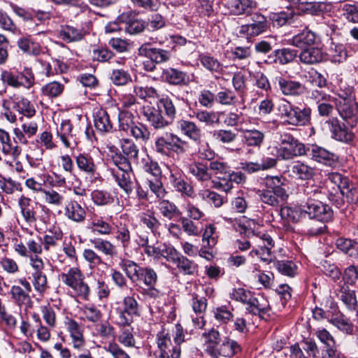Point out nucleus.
Wrapping results in <instances>:
<instances>
[{"mask_svg": "<svg viewBox=\"0 0 358 358\" xmlns=\"http://www.w3.org/2000/svg\"><path fill=\"white\" fill-rule=\"evenodd\" d=\"M117 20L124 24V29L129 34H139L145 27V22L141 20L134 19L131 12L122 13L118 16Z\"/></svg>", "mask_w": 358, "mask_h": 358, "instance_id": "nucleus-28", "label": "nucleus"}, {"mask_svg": "<svg viewBox=\"0 0 358 358\" xmlns=\"http://www.w3.org/2000/svg\"><path fill=\"white\" fill-rule=\"evenodd\" d=\"M174 264L178 271L183 275H193L198 271V265L192 260L180 255Z\"/></svg>", "mask_w": 358, "mask_h": 358, "instance_id": "nucleus-43", "label": "nucleus"}, {"mask_svg": "<svg viewBox=\"0 0 358 358\" xmlns=\"http://www.w3.org/2000/svg\"><path fill=\"white\" fill-rule=\"evenodd\" d=\"M90 228L92 231L99 235L108 236L113 233V226L103 220V217H94L90 223Z\"/></svg>", "mask_w": 358, "mask_h": 358, "instance_id": "nucleus-55", "label": "nucleus"}, {"mask_svg": "<svg viewBox=\"0 0 358 358\" xmlns=\"http://www.w3.org/2000/svg\"><path fill=\"white\" fill-rule=\"evenodd\" d=\"M13 108H15L19 113L29 118L34 116L36 112L34 106L31 103V101L28 99L24 97L17 99L14 101Z\"/></svg>", "mask_w": 358, "mask_h": 358, "instance_id": "nucleus-52", "label": "nucleus"}, {"mask_svg": "<svg viewBox=\"0 0 358 358\" xmlns=\"http://www.w3.org/2000/svg\"><path fill=\"white\" fill-rule=\"evenodd\" d=\"M94 125L100 133L110 132L113 124L107 111L103 108H96L94 111Z\"/></svg>", "mask_w": 358, "mask_h": 358, "instance_id": "nucleus-33", "label": "nucleus"}, {"mask_svg": "<svg viewBox=\"0 0 358 358\" xmlns=\"http://www.w3.org/2000/svg\"><path fill=\"white\" fill-rule=\"evenodd\" d=\"M94 334L101 339L108 340L115 338V330L108 321L105 320L95 324Z\"/></svg>", "mask_w": 358, "mask_h": 358, "instance_id": "nucleus-49", "label": "nucleus"}, {"mask_svg": "<svg viewBox=\"0 0 358 358\" xmlns=\"http://www.w3.org/2000/svg\"><path fill=\"white\" fill-rule=\"evenodd\" d=\"M17 206L24 223L32 227L37 221L36 203L29 197L21 195L17 200Z\"/></svg>", "mask_w": 358, "mask_h": 358, "instance_id": "nucleus-13", "label": "nucleus"}, {"mask_svg": "<svg viewBox=\"0 0 358 358\" xmlns=\"http://www.w3.org/2000/svg\"><path fill=\"white\" fill-rule=\"evenodd\" d=\"M0 147L3 155H10L14 159H17L22 153V148L12 145L9 134L3 129H0Z\"/></svg>", "mask_w": 358, "mask_h": 358, "instance_id": "nucleus-34", "label": "nucleus"}, {"mask_svg": "<svg viewBox=\"0 0 358 358\" xmlns=\"http://www.w3.org/2000/svg\"><path fill=\"white\" fill-rule=\"evenodd\" d=\"M202 338L204 340V352L207 355L217 342L222 341L220 333L215 329L212 328L202 334Z\"/></svg>", "mask_w": 358, "mask_h": 358, "instance_id": "nucleus-51", "label": "nucleus"}, {"mask_svg": "<svg viewBox=\"0 0 358 358\" xmlns=\"http://www.w3.org/2000/svg\"><path fill=\"white\" fill-rule=\"evenodd\" d=\"M240 131L242 132L243 141L248 146H254L259 148L265 138L264 132L257 129H245L241 128Z\"/></svg>", "mask_w": 358, "mask_h": 358, "instance_id": "nucleus-37", "label": "nucleus"}, {"mask_svg": "<svg viewBox=\"0 0 358 358\" xmlns=\"http://www.w3.org/2000/svg\"><path fill=\"white\" fill-rule=\"evenodd\" d=\"M29 264L34 271L31 273V283L36 292L43 295L48 288V278L43 272L45 263L39 256L30 255Z\"/></svg>", "mask_w": 358, "mask_h": 358, "instance_id": "nucleus-8", "label": "nucleus"}, {"mask_svg": "<svg viewBox=\"0 0 358 358\" xmlns=\"http://www.w3.org/2000/svg\"><path fill=\"white\" fill-rule=\"evenodd\" d=\"M228 223L232 224L236 231L241 234L244 233L251 240L253 249L250 252L251 256L256 255L264 262H270L271 259V249L274 247L275 241L273 238L266 233H256L250 227L241 224L237 220L224 217Z\"/></svg>", "mask_w": 358, "mask_h": 358, "instance_id": "nucleus-1", "label": "nucleus"}, {"mask_svg": "<svg viewBox=\"0 0 358 358\" xmlns=\"http://www.w3.org/2000/svg\"><path fill=\"white\" fill-rule=\"evenodd\" d=\"M20 87L30 89L35 83V76L31 68L24 67L22 71L17 72Z\"/></svg>", "mask_w": 358, "mask_h": 358, "instance_id": "nucleus-62", "label": "nucleus"}, {"mask_svg": "<svg viewBox=\"0 0 358 358\" xmlns=\"http://www.w3.org/2000/svg\"><path fill=\"white\" fill-rule=\"evenodd\" d=\"M247 305L246 309L252 315H258L262 318L269 315L271 307L268 300L263 296H254L251 294Z\"/></svg>", "mask_w": 358, "mask_h": 358, "instance_id": "nucleus-23", "label": "nucleus"}, {"mask_svg": "<svg viewBox=\"0 0 358 358\" xmlns=\"http://www.w3.org/2000/svg\"><path fill=\"white\" fill-rule=\"evenodd\" d=\"M37 131L38 124L36 122H24L20 127L13 129L14 141L16 143L27 145L28 138L34 136Z\"/></svg>", "mask_w": 358, "mask_h": 358, "instance_id": "nucleus-20", "label": "nucleus"}, {"mask_svg": "<svg viewBox=\"0 0 358 358\" xmlns=\"http://www.w3.org/2000/svg\"><path fill=\"white\" fill-rule=\"evenodd\" d=\"M162 79L173 85H187L192 81L193 75L175 68L164 69L162 73Z\"/></svg>", "mask_w": 358, "mask_h": 358, "instance_id": "nucleus-18", "label": "nucleus"}, {"mask_svg": "<svg viewBox=\"0 0 358 358\" xmlns=\"http://www.w3.org/2000/svg\"><path fill=\"white\" fill-rule=\"evenodd\" d=\"M17 47L24 53L30 55H38L42 52L41 46L29 37H22L17 42Z\"/></svg>", "mask_w": 358, "mask_h": 358, "instance_id": "nucleus-45", "label": "nucleus"}, {"mask_svg": "<svg viewBox=\"0 0 358 358\" xmlns=\"http://www.w3.org/2000/svg\"><path fill=\"white\" fill-rule=\"evenodd\" d=\"M83 257L87 262L91 269H94L100 265L105 264L103 258L93 249H84Z\"/></svg>", "mask_w": 358, "mask_h": 358, "instance_id": "nucleus-64", "label": "nucleus"}, {"mask_svg": "<svg viewBox=\"0 0 358 358\" xmlns=\"http://www.w3.org/2000/svg\"><path fill=\"white\" fill-rule=\"evenodd\" d=\"M64 215L70 220L81 223L86 217V210L78 201L71 200L64 207Z\"/></svg>", "mask_w": 358, "mask_h": 358, "instance_id": "nucleus-30", "label": "nucleus"}, {"mask_svg": "<svg viewBox=\"0 0 358 358\" xmlns=\"http://www.w3.org/2000/svg\"><path fill=\"white\" fill-rule=\"evenodd\" d=\"M65 326L69 333L73 348L76 350L83 349L85 345V340L80 324L71 318H67Z\"/></svg>", "mask_w": 358, "mask_h": 358, "instance_id": "nucleus-21", "label": "nucleus"}, {"mask_svg": "<svg viewBox=\"0 0 358 358\" xmlns=\"http://www.w3.org/2000/svg\"><path fill=\"white\" fill-rule=\"evenodd\" d=\"M10 294L13 301L20 308H24L28 310L33 308L34 302L30 296V292L24 291L19 285H13L10 287Z\"/></svg>", "mask_w": 358, "mask_h": 358, "instance_id": "nucleus-26", "label": "nucleus"}, {"mask_svg": "<svg viewBox=\"0 0 358 358\" xmlns=\"http://www.w3.org/2000/svg\"><path fill=\"white\" fill-rule=\"evenodd\" d=\"M338 249L355 259H358V242L351 239L339 238L336 241Z\"/></svg>", "mask_w": 358, "mask_h": 358, "instance_id": "nucleus-44", "label": "nucleus"}, {"mask_svg": "<svg viewBox=\"0 0 358 358\" xmlns=\"http://www.w3.org/2000/svg\"><path fill=\"white\" fill-rule=\"evenodd\" d=\"M273 149L276 151L277 158L285 161L307 154L306 145L287 133L280 135L278 144Z\"/></svg>", "mask_w": 358, "mask_h": 358, "instance_id": "nucleus-5", "label": "nucleus"}, {"mask_svg": "<svg viewBox=\"0 0 358 358\" xmlns=\"http://www.w3.org/2000/svg\"><path fill=\"white\" fill-rule=\"evenodd\" d=\"M273 54L275 57L274 62L285 65L294 61L296 56V51L289 48H282L275 50Z\"/></svg>", "mask_w": 358, "mask_h": 358, "instance_id": "nucleus-60", "label": "nucleus"}, {"mask_svg": "<svg viewBox=\"0 0 358 358\" xmlns=\"http://www.w3.org/2000/svg\"><path fill=\"white\" fill-rule=\"evenodd\" d=\"M281 118L290 125L299 127L309 125L311 122L312 110L308 106H299L289 101L279 106Z\"/></svg>", "mask_w": 358, "mask_h": 358, "instance_id": "nucleus-4", "label": "nucleus"}, {"mask_svg": "<svg viewBox=\"0 0 358 358\" xmlns=\"http://www.w3.org/2000/svg\"><path fill=\"white\" fill-rule=\"evenodd\" d=\"M157 207L161 214L169 220L174 219L181 215V212L175 203L166 199H160Z\"/></svg>", "mask_w": 358, "mask_h": 358, "instance_id": "nucleus-47", "label": "nucleus"}, {"mask_svg": "<svg viewBox=\"0 0 358 358\" xmlns=\"http://www.w3.org/2000/svg\"><path fill=\"white\" fill-rule=\"evenodd\" d=\"M77 168L80 172L94 176L96 173L97 166L94 158L88 153H80L75 157Z\"/></svg>", "mask_w": 358, "mask_h": 358, "instance_id": "nucleus-31", "label": "nucleus"}, {"mask_svg": "<svg viewBox=\"0 0 358 358\" xmlns=\"http://www.w3.org/2000/svg\"><path fill=\"white\" fill-rule=\"evenodd\" d=\"M90 243L94 248L103 254L110 263H113V259H116L118 255V251L115 245L107 239L101 238H94L90 239Z\"/></svg>", "mask_w": 358, "mask_h": 358, "instance_id": "nucleus-24", "label": "nucleus"}, {"mask_svg": "<svg viewBox=\"0 0 358 358\" xmlns=\"http://www.w3.org/2000/svg\"><path fill=\"white\" fill-rule=\"evenodd\" d=\"M292 176L300 180H309L314 176V169L299 161L295 162L291 166Z\"/></svg>", "mask_w": 358, "mask_h": 358, "instance_id": "nucleus-42", "label": "nucleus"}, {"mask_svg": "<svg viewBox=\"0 0 358 358\" xmlns=\"http://www.w3.org/2000/svg\"><path fill=\"white\" fill-rule=\"evenodd\" d=\"M187 172L199 182H207L212 178L208 164L201 162H192L189 164Z\"/></svg>", "mask_w": 358, "mask_h": 358, "instance_id": "nucleus-32", "label": "nucleus"}, {"mask_svg": "<svg viewBox=\"0 0 358 358\" xmlns=\"http://www.w3.org/2000/svg\"><path fill=\"white\" fill-rule=\"evenodd\" d=\"M228 8L232 15H248L257 8V3L252 0H232L229 3Z\"/></svg>", "mask_w": 358, "mask_h": 358, "instance_id": "nucleus-35", "label": "nucleus"}, {"mask_svg": "<svg viewBox=\"0 0 358 358\" xmlns=\"http://www.w3.org/2000/svg\"><path fill=\"white\" fill-rule=\"evenodd\" d=\"M339 100L336 103V110L340 116L346 123L353 128L357 123V114L354 108V98L350 95L346 96V92L339 93Z\"/></svg>", "mask_w": 358, "mask_h": 358, "instance_id": "nucleus-9", "label": "nucleus"}, {"mask_svg": "<svg viewBox=\"0 0 358 358\" xmlns=\"http://www.w3.org/2000/svg\"><path fill=\"white\" fill-rule=\"evenodd\" d=\"M216 102L221 105L234 106L238 102V97L231 90L223 88L217 93Z\"/></svg>", "mask_w": 358, "mask_h": 358, "instance_id": "nucleus-61", "label": "nucleus"}, {"mask_svg": "<svg viewBox=\"0 0 358 358\" xmlns=\"http://www.w3.org/2000/svg\"><path fill=\"white\" fill-rule=\"evenodd\" d=\"M315 335L320 341L324 345L322 350V358H345L336 348V341L333 336L324 328L318 329Z\"/></svg>", "mask_w": 358, "mask_h": 358, "instance_id": "nucleus-12", "label": "nucleus"}, {"mask_svg": "<svg viewBox=\"0 0 358 358\" xmlns=\"http://www.w3.org/2000/svg\"><path fill=\"white\" fill-rule=\"evenodd\" d=\"M299 16L295 15L292 10L287 12L282 11L277 13H272L270 18L274 26L282 27L286 24L292 23L295 17Z\"/></svg>", "mask_w": 358, "mask_h": 358, "instance_id": "nucleus-59", "label": "nucleus"}, {"mask_svg": "<svg viewBox=\"0 0 358 358\" xmlns=\"http://www.w3.org/2000/svg\"><path fill=\"white\" fill-rule=\"evenodd\" d=\"M62 238L63 232L60 227L52 226L48 229L41 238L43 243L44 252L48 253L57 247Z\"/></svg>", "mask_w": 358, "mask_h": 358, "instance_id": "nucleus-27", "label": "nucleus"}, {"mask_svg": "<svg viewBox=\"0 0 358 358\" xmlns=\"http://www.w3.org/2000/svg\"><path fill=\"white\" fill-rule=\"evenodd\" d=\"M306 155H308L318 163L329 166H335L338 159L334 153L317 145H312L310 148H307V154Z\"/></svg>", "mask_w": 358, "mask_h": 358, "instance_id": "nucleus-15", "label": "nucleus"}, {"mask_svg": "<svg viewBox=\"0 0 358 358\" xmlns=\"http://www.w3.org/2000/svg\"><path fill=\"white\" fill-rule=\"evenodd\" d=\"M186 142L173 133H166V137L159 136L156 138L153 149L162 156H169L171 151L176 153L185 152Z\"/></svg>", "mask_w": 358, "mask_h": 358, "instance_id": "nucleus-7", "label": "nucleus"}, {"mask_svg": "<svg viewBox=\"0 0 358 358\" xmlns=\"http://www.w3.org/2000/svg\"><path fill=\"white\" fill-rule=\"evenodd\" d=\"M303 213V212L301 210V206L299 208L285 206L281 208L280 210V215L285 225L287 223L297 222L300 220Z\"/></svg>", "mask_w": 358, "mask_h": 358, "instance_id": "nucleus-54", "label": "nucleus"}, {"mask_svg": "<svg viewBox=\"0 0 358 358\" xmlns=\"http://www.w3.org/2000/svg\"><path fill=\"white\" fill-rule=\"evenodd\" d=\"M64 90V85L57 81L50 82L41 87V94L49 99L59 97Z\"/></svg>", "mask_w": 358, "mask_h": 358, "instance_id": "nucleus-58", "label": "nucleus"}, {"mask_svg": "<svg viewBox=\"0 0 358 358\" xmlns=\"http://www.w3.org/2000/svg\"><path fill=\"white\" fill-rule=\"evenodd\" d=\"M273 84L275 87L285 96H300L306 91L303 84L282 76H276L274 78Z\"/></svg>", "mask_w": 358, "mask_h": 358, "instance_id": "nucleus-10", "label": "nucleus"}, {"mask_svg": "<svg viewBox=\"0 0 358 358\" xmlns=\"http://www.w3.org/2000/svg\"><path fill=\"white\" fill-rule=\"evenodd\" d=\"M199 59L203 67L211 73H221L223 70L222 64L210 54H201Z\"/></svg>", "mask_w": 358, "mask_h": 358, "instance_id": "nucleus-53", "label": "nucleus"}, {"mask_svg": "<svg viewBox=\"0 0 358 358\" xmlns=\"http://www.w3.org/2000/svg\"><path fill=\"white\" fill-rule=\"evenodd\" d=\"M61 281L71 290L75 296L83 300H88L90 288L85 282V274L79 266H73L61 273L59 275Z\"/></svg>", "mask_w": 358, "mask_h": 358, "instance_id": "nucleus-3", "label": "nucleus"}, {"mask_svg": "<svg viewBox=\"0 0 358 358\" xmlns=\"http://www.w3.org/2000/svg\"><path fill=\"white\" fill-rule=\"evenodd\" d=\"M113 176L115 178L118 186L124 191L127 195H130L137 183V180L133 172L132 169L130 171H115L113 170Z\"/></svg>", "mask_w": 358, "mask_h": 358, "instance_id": "nucleus-19", "label": "nucleus"}, {"mask_svg": "<svg viewBox=\"0 0 358 358\" xmlns=\"http://www.w3.org/2000/svg\"><path fill=\"white\" fill-rule=\"evenodd\" d=\"M177 126L184 135L194 141H199L201 137L200 128L193 122L180 120L177 122Z\"/></svg>", "mask_w": 358, "mask_h": 358, "instance_id": "nucleus-40", "label": "nucleus"}, {"mask_svg": "<svg viewBox=\"0 0 358 358\" xmlns=\"http://www.w3.org/2000/svg\"><path fill=\"white\" fill-rule=\"evenodd\" d=\"M258 196L262 202L271 206L282 205L289 196V195L278 196L277 192L269 189L259 190Z\"/></svg>", "mask_w": 358, "mask_h": 358, "instance_id": "nucleus-38", "label": "nucleus"}, {"mask_svg": "<svg viewBox=\"0 0 358 358\" xmlns=\"http://www.w3.org/2000/svg\"><path fill=\"white\" fill-rule=\"evenodd\" d=\"M139 53L150 59L152 62L160 64L169 61L171 54L169 50L150 48L148 44H143L139 48Z\"/></svg>", "mask_w": 358, "mask_h": 358, "instance_id": "nucleus-25", "label": "nucleus"}, {"mask_svg": "<svg viewBox=\"0 0 358 358\" xmlns=\"http://www.w3.org/2000/svg\"><path fill=\"white\" fill-rule=\"evenodd\" d=\"M326 123L329 125L332 137L336 140L345 143L353 140L354 133L336 117L329 119Z\"/></svg>", "mask_w": 358, "mask_h": 358, "instance_id": "nucleus-16", "label": "nucleus"}, {"mask_svg": "<svg viewBox=\"0 0 358 358\" xmlns=\"http://www.w3.org/2000/svg\"><path fill=\"white\" fill-rule=\"evenodd\" d=\"M170 182L177 192L189 197L193 196V187L186 182L179 174L171 173L170 175Z\"/></svg>", "mask_w": 358, "mask_h": 358, "instance_id": "nucleus-41", "label": "nucleus"}, {"mask_svg": "<svg viewBox=\"0 0 358 358\" xmlns=\"http://www.w3.org/2000/svg\"><path fill=\"white\" fill-rule=\"evenodd\" d=\"M199 196L201 200L215 208L220 207L224 202L223 197L220 194L208 189L200 190Z\"/></svg>", "mask_w": 358, "mask_h": 358, "instance_id": "nucleus-57", "label": "nucleus"}, {"mask_svg": "<svg viewBox=\"0 0 358 358\" xmlns=\"http://www.w3.org/2000/svg\"><path fill=\"white\" fill-rule=\"evenodd\" d=\"M240 345L234 340L229 337H224L207 354L211 358H231L241 352Z\"/></svg>", "mask_w": 358, "mask_h": 358, "instance_id": "nucleus-11", "label": "nucleus"}, {"mask_svg": "<svg viewBox=\"0 0 358 358\" xmlns=\"http://www.w3.org/2000/svg\"><path fill=\"white\" fill-rule=\"evenodd\" d=\"M285 178L278 176H266L263 179V185L273 192H277L278 196L288 195L286 189L284 188Z\"/></svg>", "mask_w": 358, "mask_h": 358, "instance_id": "nucleus-36", "label": "nucleus"}, {"mask_svg": "<svg viewBox=\"0 0 358 358\" xmlns=\"http://www.w3.org/2000/svg\"><path fill=\"white\" fill-rule=\"evenodd\" d=\"M157 107L161 112L164 111L165 117L172 124L176 115V108L172 100L168 96L161 98L157 103Z\"/></svg>", "mask_w": 358, "mask_h": 358, "instance_id": "nucleus-56", "label": "nucleus"}, {"mask_svg": "<svg viewBox=\"0 0 358 358\" xmlns=\"http://www.w3.org/2000/svg\"><path fill=\"white\" fill-rule=\"evenodd\" d=\"M157 347L164 350L172 354V358H180L181 355V348L174 343L171 340L169 328H162L156 335Z\"/></svg>", "mask_w": 358, "mask_h": 358, "instance_id": "nucleus-14", "label": "nucleus"}, {"mask_svg": "<svg viewBox=\"0 0 358 358\" xmlns=\"http://www.w3.org/2000/svg\"><path fill=\"white\" fill-rule=\"evenodd\" d=\"M57 136L66 148H74L78 144L76 134L73 131L70 120H66L61 122L59 127L57 129Z\"/></svg>", "mask_w": 358, "mask_h": 358, "instance_id": "nucleus-22", "label": "nucleus"}, {"mask_svg": "<svg viewBox=\"0 0 358 358\" xmlns=\"http://www.w3.org/2000/svg\"><path fill=\"white\" fill-rule=\"evenodd\" d=\"M115 311L120 327H129L133 322L134 317H139L141 315L137 300L129 295L124 296L122 302L116 303Z\"/></svg>", "mask_w": 358, "mask_h": 358, "instance_id": "nucleus-6", "label": "nucleus"}, {"mask_svg": "<svg viewBox=\"0 0 358 358\" xmlns=\"http://www.w3.org/2000/svg\"><path fill=\"white\" fill-rule=\"evenodd\" d=\"M336 294L350 310H355L357 306V301L355 291L350 289L345 282L340 284L336 289Z\"/></svg>", "mask_w": 358, "mask_h": 358, "instance_id": "nucleus-29", "label": "nucleus"}, {"mask_svg": "<svg viewBox=\"0 0 358 358\" xmlns=\"http://www.w3.org/2000/svg\"><path fill=\"white\" fill-rule=\"evenodd\" d=\"M85 34L83 29L70 25L62 27L59 31V37L66 43L80 41L84 38Z\"/></svg>", "mask_w": 358, "mask_h": 358, "instance_id": "nucleus-39", "label": "nucleus"}, {"mask_svg": "<svg viewBox=\"0 0 358 358\" xmlns=\"http://www.w3.org/2000/svg\"><path fill=\"white\" fill-rule=\"evenodd\" d=\"M143 115L155 129H164L171 124L169 120L162 116L161 110L153 106H143Z\"/></svg>", "mask_w": 358, "mask_h": 358, "instance_id": "nucleus-17", "label": "nucleus"}, {"mask_svg": "<svg viewBox=\"0 0 358 358\" xmlns=\"http://www.w3.org/2000/svg\"><path fill=\"white\" fill-rule=\"evenodd\" d=\"M315 34L310 31H303L289 41V43L294 46L303 48L306 45H310L315 43Z\"/></svg>", "mask_w": 358, "mask_h": 358, "instance_id": "nucleus-50", "label": "nucleus"}, {"mask_svg": "<svg viewBox=\"0 0 358 358\" xmlns=\"http://www.w3.org/2000/svg\"><path fill=\"white\" fill-rule=\"evenodd\" d=\"M219 235L215 226L208 224L206 226L203 233V242L206 243L205 247L213 248L217 243Z\"/></svg>", "mask_w": 358, "mask_h": 358, "instance_id": "nucleus-63", "label": "nucleus"}, {"mask_svg": "<svg viewBox=\"0 0 358 358\" xmlns=\"http://www.w3.org/2000/svg\"><path fill=\"white\" fill-rule=\"evenodd\" d=\"M299 59L303 64H317L323 60V53L319 48H310L303 50L299 55Z\"/></svg>", "mask_w": 358, "mask_h": 358, "instance_id": "nucleus-46", "label": "nucleus"}, {"mask_svg": "<svg viewBox=\"0 0 358 358\" xmlns=\"http://www.w3.org/2000/svg\"><path fill=\"white\" fill-rule=\"evenodd\" d=\"M110 80L117 86L126 85L132 80L128 70L122 68H114L110 73Z\"/></svg>", "mask_w": 358, "mask_h": 358, "instance_id": "nucleus-48", "label": "nucleus"}, {"mask_svg": "<svg viewBox=\"0 0 358 358\" xmlns=\"http://www.w3.org/2000/svg\"><path fill=\"white\" fill-rule=\"evenodd\" d=\"M119 266L134 282L143 283L145 286H155L157 282V274L151 267L140 266L127 259H121Z\"/></svg>", "mask_w": 358, "mask_h": 358, "instance_id": "nucleus-2", "label": "nucleus"}]
</instances>
